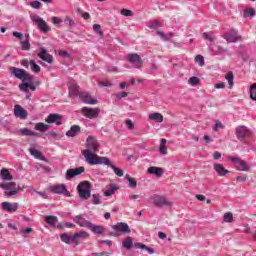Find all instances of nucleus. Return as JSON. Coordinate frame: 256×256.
Instances as JSON below:
<instances>
[{
    "instance_id": "nucleus-23",
    "label": "nucleus",
    "mask_w": 256,
    "mask_h": 256,
    "mask_svg": "<svg viewBox=\"0 0 256 256\" xmlns=\"http://www.w3.org/2000/svg\"><path fill=\"white\" fill-rule=\"evenodd\" d=\"M81 133V127L79 125L71 126L70 130L66 132L67 137H77Z\"/></svg>"
},
{
    "instance_id": "nucleus-16",
    "label": "nucleus",
    "mask_w": 256,
    "mask_h": 256,
    "mask_svg": "<svg viewBox=\"0 0 256 256\" xmlns=\"http://www.w3.org/2000/svg\"><path fill=\"white\" fill-rule=\"evenodd\" d=\"M14 115L15 117H18L19 119H27V110L23 109V107H21V105L16 104L14 106Z\"/></svg>"
},
{
    "instance_id": "nucleus-29",
    "label": "nucleus",
    "mask_w": 256,
    "mask_h": 256,
    "mask_svg": "<svg viewBox=\"0 0 256 256\" xmlns=\"http://www.w3.org/2000/svg\"><path fill=\"white\" fill-rule=\"evenodd\" d=\"M89 229L92 231V233H95V235H103L105 232V228L103 226H97L94 224H91Z\"/></svg>"
},
{
    "instance_id": "nucleus-41",
    "label": "nucleus",
    "mask_w": 256,
    "mask_h": 256,
    "mask_svg": "<svg viewBox=\"0 0 256 256\" xmlns=\"http://www.w3.org/2000/svg\"><path fill=\"white\" fill-rule=\"evenodd\" d=\"M117 191V187L115 185H111L108 190L104 192L105 197H111Z\"/></svg>"
},
{
    "instance_id": "nucleus-20",
    "label": "nucleus",
    "mask_w": 256,
    "mask_h": 256,
    "mask_svg": "<svg viewBox=\"0 0 256 256\" xmlns=\"http://www.w3.org/2000/svg\"><path fill=\"white\" fill-rule=\"evenodd\" d=\"M213 169L217 173L218 177H225V175L229 174V170L225 169L223 164L216 163L213 165Z\"/></svg>"
},
{
    "instance_id": "nucleus-1",
    "label": "nucleus",
    "mask_w": 256,
    "mask_h": 256,
    "mask_svg": "<svg viewBox=\"0 0 256 256\" xmlns=\"http://www.w3.org/2000/svg\"><path fill=\"white\" fill-rule=\"evenodd\" d=\"M97 151H99V141L93 136H88L86 150H82V155L89 165H110L111 160L107 157L97 155Z\"/></svg>"
},
{
    "instance_id": "nucleus-49",
    "label": "nucleus",
    "mask_w": 256,
    "mask_h": 256,
    "mask_svg": "<svg viewBox=\"0 0 256 256\" xmlns=\"http://www.w3.org/2000/svg\"><path fill=\"white\" fill-rule=\"evenodd\" d=\"M244 17H255V9L248 8L244 11Z\"/></svg>"
},
{
    "instance_id": "nucleus-12",
    "label": "nucleus",
    "mask_w": 256,
    "mask_h": 256,
    "mask_svg": "<svg viewBox=\"0 0 256 256\" xmlns=\"http://www.w3.org/2000/svg\"><path fill=\"white\" fill-rule=\"evenodd\" d=\"M81 173H85V167L80 166L78 168L75 169H68L67 173H66V179H73V177H77L79 175H81Z\"/></svg>"
},
{
    "instance_id": "nucleus-43",
    "label": "nucleus",
    "mask_w": 256,
    "mask_h": 256,
    "mask_svg": "<svg viewBox=\"0 0 256 256\" xmlns=\"http://www.w3.org/2000/svg\"><path fill=\"white\" fill-rule=\"evenodd\" d=\"M188 83L191 85V87H196V85H199V78L192 76L189 78Z\"/></svg>"
},
{
    "instance_id": "nucleus-45",
    "label": "nucleus",
    "mask_w": 256,
    "mask_h": 256,
    "mask_svg": "<svg viewBox=\"0 0 256 256\" xmlns=\"http://www.w3.org/2000/svg\"><path fill=\"white\" fill-rule=\"evenodd\" d=\"M92 203L93 205H101V196H99V194H93Z\"/></svg>"
},
{
    "instance_id": "nucleus-3",
    "label": "nucleus",
    "mask_w": 256,
    "mask_h": 256,
    "mask_svg": "<svg viewBox=\"0 0 256 256\" xmlns=\"http://www.w3.org/2000/svg\"><path fill=\"white\" fill-rule=\"evenodd\" d=\"M80 199L87 201L91 197V182L83 181L77 186Z\"/></svg>"
},
{
    "instance_id": "nucleus-9",
    "label": "nucleus",
    "mask_w": 256,
    "mask_h": 256,
    "mask_svg": "<svg viewBox=\"0 0 256 256\" xmlns=\"http://www.w3.org/2000/svg\"><path fill=\"white\" fill-rule=\"evenodd\" d=\"M127 61H129L135 69H141V67H143V60L138 54H128Z\"/></svg>"
},
{
    "instance_id": "nucleus-15",
    "label": "nucleus",
    "mask_w": 256,
    "mask_h": 256,
    "mask_svg": "<svg viewBox=\"0 0 256 256\" xmlns=\"http://www.w3.org/2000/svg\"><path fill=\"white\" fill-rule=\"evenodd\" d=\"M79 97L83 103H86L87 105H97V99L91 97V95H89L87 92L80 93Z\"/></svg>"
},
{
    "instance_id": "nucleus-44",
    "label": "nucleus",
    "mask_w": 256,
    "mask_h": 256,
    "mask_svg": "<svg viewBox=\"0 0 256 256\" xmlns=\"http://www.w3.org/2000/svg\"><path fill=\"white\" fill-rule=\"evenodd\" d=\"M126 179L129 182V187H131L132 189H135V187H137V181H135V179H133L131 176L126 175Z\"/></svg>"
},
{
    "instance_id": "nucleus-38",
    "label": "nucleus",
    "mask_w": 256,
    "mask_h": 256,
    "mask_svg": "<svg viewBox=\"0 0 256 256\" xmlns=\"http://www.w3.org/2000/svg\"><path fill=\"white\" fill-rule=\"evenodd\" d=\"M30 67H31V71H33V73L41 72V67L39 65H37V63H35V60H30Z\"/></svg>"
},
{
    "instance_id": "nucleus-19",
    "label": "nucleus",
    "mask_w": 256,
    "mask_h": 256,
    "mask_svg": "<svg viewBox=\"0 0 256 256\" xmlns=\"http://www.w3.org/2000/svg\"><path fill=\"white\" fill-rule=\"evenodd\" d=\"M2 209L4 211H7V213H15V211L19 209V204L18 203L11 204V202H3Z\"/></svg>"
},
{
    "instance_id": "nucleus-58",
    "label": "nucleus",
    "mask_w": 256,
    "mask_h": 256,
    "mask_svg": "<svg viewBox=\"0 0 256 256\" xmlns=\"http://www.w3.org/2000/svg\"><path fill=\"white\" fill-rule=\"evenodd\" d=\"M30 7H32V9H40L41 7V2L39 1H33L30 3Z\"/></svg>"
},
{
    "instance_id": "nucleus-62",
    "label": "nucleus",
    "mask_w": 256,
    "mask_h": 256,
    "mask_svg": "<svg viewBox=\"0 0 256 256\" xmlns=\"http://www.w3.org/2000/svg\"><path fill=\"white\" fill-rule=\"evenodd\" d=\"M127 95H128L127 92H119L115 96H116V99H123L127 97Z\"/></svg>"
},
{
    "instance_id": "nucleus-27",
    "label": "nucleus",
    "mask_w": 256,
    "mask_h": 256,
    "mask_svg": "<svg viewBox=\"0 0 256 256\" xmlns=\"http://www.w3.org/2000/svg\"><path fill=\"white\" fill-rule=\"evenodd\" d=\"M148 119H150V121H156L157 123H163V114L159 112L151 113Z\"/></svg>"
},
{
    "instance_id": "nucleus-17",
    "label": "nucleus",
    "mask_w": 256,
    "mask_h": 256,
    "mask_svg": "<svg viewBox=\"0 0 256 256\" xmlns=\"http://www.w3.org/2000/svg\"><path fill=\"white\" fill-rule=\"evenodd\" d=\"M48 189H49V191H51V193H56L58 195L67 193V187L65 186V184L52 185Z\"/></svg>"
},
{
    "instance_id": "nucleus-13",
    "label": "nucleus",
    "mask_w": 256,
    "mask_h": 256,
    "mask_svg": "<svg viewBox=\"0 0 256 256\" xmlns=\"http://www.w3.org/2000/svg\"><path fill=\"white\" fill-rule=\"evenodd\" d=\"M46 123H55V125H63V116L61 114H50L45 118Z\"/></svg>"
},
{
    "instance_id": "nucleus-60",
    "label": "nucleus",
    "mask_w": 256,
    "mask_h": 256,
    "mask_svg": "<svg viewBox=\"0 0 256 256\" xmlns=\"http://www.w3.org/2000/svg\"><path fill=\"white\" fill-rule=\"evenodd\" d=\"M31 19L34 23H37V25L43 20L39 15H34L31 17Z\"/></svg>"
},
{
    "instance_id": "nucleus-2",
    "label": "nucleus",
    "mask_w": 256,
    "mask_h": 256,
    "mask_svg": "<svg viewBox=\"0 0 256 256\" xmlns=\"http://www.w3.org/2000/svg\"><path fill=\"white\" fill-rule=\"evenodd\" d=\"M113 231L109 232V237H121L123 233H131L129 225L124 222H118L116 225L112 226Z\"/></svg>"
},
{
    "instance_id": "nucleus-26",
    "label": "nucleus",
    "mask_w": 256,
    "mask_h": 256,
    "mask_svg": "<svg viewBox=\"0 0 256 256\" xmlns=\"http://www.w3.org/2000/svg\"><path fill=\"white\" fill-rule=\"evenodd\" d=\"M148 173L150 175H156V177H161L163 176V168L151 166L148 168Z\"/></svg>"
},
{
    "instance_id": "nucleus-52",
    "label": "nucleus",
    "mask_w": 256,
    "mask_h": 256,
    "mask_svg": "<svg viewBox=\"0 0 256 256\" xmlns=\"http://www.w3.org/2000/svg\"><path fill=\"white\" fill-rule=\"evenodd\" d=\"M219 129H225V126L223 125V123H221V121L216 120V124H215L213 130L219 131Z\"/></svg>"
},
{
    "instance_id": "nucleus-30",
    "label": "nucleus",
    "mask_w": 256,
    "mask_h": 256,
    "mask_svg": "<svg viewBox=\"0 0 256 256\" xmlns=\"http://www.w3.org/2000/svg\"><path fill=\"white\" fill-rule=\"evenodd\" d=\"M1 178L3 181H11L13 179V175H11V172L7 170V168H3L0 173Z\"/></svg>"
},
{
    "instance_id": "nucleus-48",
    "label": "nucleus",
    "mask_w": 256,
    "mask_h": 256,
    "mask_svg": "<svg viewBox=\"0 0 256 256\" xmlns=\"http://www.w3.org/2000/svg\"><path fill=\"white\" fill-rule=\"evenodd\" d=\"M93 31L97 33L100 37H103V30L101 29V25L94 24L93 25Z\"/></svg>"
},
{
    "instance_id": "nucleus-14",
    "label": "nucleus",
    "mask_w": 256,
    "mask_h": 256,
    "mask_svg": "<svg viewBox=\"0 0 256 256\" xmlns=\"http://www.w3.org/2000/svg\"><path fill=\"white\" fill-rule=\"evenodd\" d=\"M39 59L49 63L50 65L53 64V55L49 54L45 48H40V52L38 53Z\"/></svg>"
},
{
    "instance_id": "nucleus-51",
    "label": "nucleus",
    "mask_w": 256,
    "mask_h": 256,
    "mask_svg": "<svg viewBox=\"0 0 256 256\" xmlns=\"http://www.w3.org/2000/svg\"><path fill=\"white\" fill-rule=\"evenodd\" d=\"M20 43L22 45V51H29V49H31V44H29V41H22Z\"/></svg>"
},
{
    "instance_id": "nucleus-25",
    "label": "nucleus",
    "mask_w": 256,
    "mask_h": 256,
    "mask_svg": "<svg viewBox=\"0 0 256 256\" xmlns=\"http://www.w3.org/2000/svg\"><path fill=\"white\" fill-rule=\"evenodd\" d=\"M29 153L34 157L35 159H40V161H45V156H43V153L35 148H29Z\"/></svg>"
},
{
    "instance_id": "nucleus-40",
    "label": "nucleus",
    "mask_w": 256,
    "mask_h": 256,
    "mask_svg": "<svg viewBox=\"0 0 256 256\" xmlns=\"http://www.w3.org/2000/svg\"><path fill=\"white\" fill-rule=\"evenodd\" d=\"M108 167H111V169L114 171L115 175H117L118 177H123L124 173L122 172L121 169L117 168L115 165L113 164H109Z\"/></svg>"
},
{
    "instance_id": "nucleus-61",
    "label": "nucleus",
    "mask_w": 256,
    "mask_h": 256,
    "mask_svg": "<svg viewBox=\"0 0 256 256\" xmlns=\"http://www.w3.org/2000/svg\"><path fill=\"white\" fill-rule=\"evenodd\" d=\"M99 85L100 87H111L112 84H111V81L106 80V81H100Z\"/></svg>"
},
{
    "instance_id": "nucleus-28",
    "label": "nucleus",
    "mask_w": 256,
    "mask_h": 256,
    "mask_svg": "<svg viewBox=\"0 0 256 256\" xmlns=\"http://www.w3.org/2000/svg\"><path fill=\"white\" fill-rule=\"evenodd\" d=\"M159 152L161 155H168L169 151H167V139L162 138L160 141Z\"/></svg>"
},
{
    "instance_id": "nucleus-47",
    "label": "nucleus",
    "mask_w": 256,
    "mask_h": 256,
    "mask_svg": "<svg viewBox=\"0 0 256 256\" xmlns=\"http://www.w3.org/2000/svg\"><path fill=\"white\" fill-rule=\"evenodd\" d=\"M225 223H233V213L227 212L224 214Z\"/></svg>"
},
{
    "instance_id": "nucleus-34",
    "label": "nucleus",
    "mask_w": 256,
    "mask_h": 256,
    "mask_svg": "<svg viewBox=\"0 0 256 256\" xmlns=\"http://www.w3.org/2000/svg\"><path fill=\"white\" fill-rule=\"evenodd\" d=\"M38 28L40 29V31H43V33H47V31H51V27H49L47 25V22H45V20L43 19L41 22L38 23Z\"/></svg>"
},
{
    "instance_id": "nucleus-10",
    "label": "nucleus",
    "mask_w": 256,
    "mask_h": 256,
    "mask_svg": "<svg viewBox=\"0 0 256 256\" xmlns=\"http://www.w3.org/2000/svg\"><path fill=\"white\" fill-rule=\"evenodd\" d=\"M223 38L228 43H237V41H240L241 35L237 32V30H230L226 34L223 35Z\"/></svg>"
},
{
    "instance_id": "nucleus-18",
    "label": "nucleus",
    "mask_w": 256,
    "mask_h": 256,
    "mask_svg": "<svg viewBox=\"0 0 256 256\" xmlns=\"http://www.w3.org/2000/svg\"><path fill=\"white\" fill-rule=\"evenodd\" d=\"M74 221L77 225H79V227H85L86 229H90L92 225V223L89 222V220H85L82 215H77L74 218Z\"/></svg>"
},
{
    "instance_id": "nucleus-64",
    "label": "nucleus",
    "mask_w": 256,
    "mask_h": 256,
    "mask_svg": "<svg viewBox=\"0 0 256 256\" xmlns=\"http://www.w3.org/2000/svg\"><path fill=\"white\" fill-rule=\"evenodd\" d=\"M13 36L20 40L23 39V34L21 32L14 31Z\"/></svg>"
},
{
    "instance_id": "nucleus-33",
    "label": "nucleus",
    "mask_w": 256,
    "mask_h": 256,
    "mask_svg": "<svg viewBox=\"0 0 256 256\" xmlns=\"http://www.w3.org/2000/svg\"><path fill=\"white\" fill-rule=\"evenodd\" d=\"M34 128L36 131H41L43 133L49 130V125L40 122V123H36Z\"/></svg>"
},
{
    "instance_id": "nucleus-39",
    "label": "nucleus",
    "mask_w": 256,
    "mask_h": 256,
    "mask_svg": "<svg viewBox=\"0 0 256 256\" xmlns=\"http://www.w3.org/2000/svg\"><path fill=\"white\" fill-rule=\"evenodd\" d=\"M157 35H158L159 37H161V39H162L163 41H169V39H171V37H173V34H172V33L165 34V33H163V31H158V32H157Z\"/></svg>"
},
{
    "instance_id": "nucleus-57",
    "label": "nucleus",
    "mask_w": 256,
    "mask_h": 256,
    "mask_svg": "<svg viewBox=\"0 0 256 256\" xmlns=\"http://www.w3.org/2000/svg\"><path fill=\"white\" fill-rule=\"evenodd\" d=\"M159 27H161V23H159V21H154L149 25L150 29H159Z\"/></svg>"
},
{
    "instance_id": "nucleus-22",
    "label": "nucleus",
    "mask_w": 256,
    "mask_h": 256,
    "mask_svg": "<svg viewBox=\"0 0 256 256\" xmlns=\"http://www.w3.org/2000/svg\"><path fill=\"white\" fill-rule=\"evenodd\" d=\"M87 237H89V234L87 232H77L72 236V243H74L75 245H79V239H87Z\"/></svg>"
},
{
    "instance_id": "nucleus-55",
    "label": "nucleus",
    "mask_w": 256,
    "mask_h": 256,
    "mask_svg": "<svg viewBox=\"0 0 256 256\" xmlns=\"http://www.w3.org/2000/svg\"><path fill=\"white\" fill-rule=\"evenodd\" d=\"M23 237L27 238L29 237V233H33V228H26L22 230Z\"/></svg>"
},
{
    "instance_id": "nucleus-4",
    "label": "nucleus",
    "mask_w": 256,
    "mask_h": 256,
    "mask_svg": "<svg viewBox=\"0 0 256 256\" xmlns=\"http://www.w3.org/2000/svg\"><path fill=\"white\" fill-rule=\"evenodd\" d=\"M229 161L233 163L236 171H243V172L251 171V166H249V164L245 160L239 157L229 156Z\"/></svg>"
},
{
    "instance_id": "nucleus-21",
    "label": "nucleus",
    "mask_w": 256,
    "mask_h": 256,
    "mask_svg": "<svg viewBox=\"0 0 256 256\" xmlns=\"http://www.w3.org/2000/svg\"><path fill=\"white\" fill-rule=\"evenodd\" d=\"M68 87H69L70 97H77V96L81 95V93H79V85H77V83L70 82Z\"/></svg>"
},
{
    "instance_id": "nucleus-6",
    "label": "nucleus",
    "mask_w": 256,
    "mask_h": 256,
    "mask_svg": "<svg viewBox=\"0 0 256 256\" xmlns=\"http://www.w3.org/2000/svg\"><path fill=\"white\" fill-rule=\"evenodd\" d=\"M1 189H5L4 194L7 197H13V195H17V191H19V187H17V183L8 182V183H0Z\"/></svg>"
},
{
    "instance_id": "nucleus-42",
    "label": "nucleus",
    "mask_w": 256,
    "mask_h": 256,
    "mask_svg": "<svg viewBox=\"0 0 256 256\" xmlns=\"http://www.w3.org/2000/svg\"><path fill=\"white\" fill-rule=\"evenodd\" d=\"M250 98L256 101V83L252 84L250 87Z\"/></svg>"
},
{
    "instance_id": "nucleus-50",
    "label": "nucleus",
    "mask_w": 256,
    "mask_h": 256,
    "mask_svg": "<svg viewBox=\"0 0 256 256\" xmlns=\"http://www.w3.org/2000/svg\"><path fill=\"white\" fill-rule=\"evenodd\" d=\"M120 14L124 17H133V11L125 8L121 10Z\"/></svg>"
},
{
    "instance_id": "nucleus-11",
    "label": "nucleus",
    "mask_w": 256,
    "mask_h": 256,
    "mask_svg": "<svg viewBox=\"0 0 256 256\" xmlns=\"http://www.w3.org/2000/svg\"><path fill=\"white\" fill-rule=\"evenodd\" d=\"M82 115H84V117H87L88 119H95V117L99 115V110L98 108L83 107Z\"/></svg>"
},
{
    "instance_id": "nucleus-63",
    "label": "nucleus",
    "mask_w": 256,
    "mask_h": 256,
    "mask_svg": "<svg viewBox=\"0 0 256 256\" xmlns=\"http://www.w3.org/2000/svg\"><path fill=\"white\" fill-rule=\"evenodd\" d=\"M214 87L215 89H225V82L216 83Z\"/></svg>"
},
{
    "instance_id": "nucleus-36",
    "label": "nucleus",
    "mask_w": 256,
    "mask_h": 256,
    "mask_svg": "<svg viewBox=\"0 0 256 256\" xmlns=\"http://www.w3.org/2000/svg\"><path fill=\"white\" fill-rule=\"evenodd\" d=\"M64 23L65 25L69 28V29H73L74 25H75V20H73L71 17L69 16H65L64 18Z\"/></svg>"
},
{
    "instance_id": "nucleus-56",
    "label": "nucleus",
    "mask_w": 256,
    "mask_h": 256,
    "mask_svg": "<svg viewBox=\"0 0 256 256\" xmlns=\"http://www.w3.org/2000/svg\"><path fill=\"white\" fill-rule=\"evenodd\" d=\"M52 23L53 25H61V23H63V20H61V18L54 16L52 17Z\"/></svg>"
},
{
    "instance_id": "nucleus-32",
    "label": "nucleus",
    "mask_w": 256,
    "mask_h": 256,
    "mask_svg": "<svg viewBox=\"0 0 256 256\" xmlns=\"http://www.w3.org/2000/svg\"><path fill=\"white\" fill-rule=\"evenodd\" d=\"M122 245L125 249H128V251L131 250L133 248V238H131V236L126 237Z\"/></svg>"
},
{
    "instance_id": "nucleus-54",
    "label": "nucleus",
    "mask_w": 256,
    "mask_h": 256,
    "mask_svg": "<svg viewBox=\"0 0 256 256\" xmlns=\"http://www.w3.org/2000/svg\"><path fill=\"white\" fill-rule=\"evenodd\" d=\"M126 127L127 129H129L130 131H133V129H135V124H133V121H131L130 119L126 120Z\"/></svg>"
},
{
    "instance_id": "nucleus-31",
    "label": "nucleus",
    "mask_w": 256,
    "mask_h": 256,
    "mask_svg": "<svg viewBox=\"0 0 256 256\" xmlns=\"http://www.w3.org/2000/svg\"><path fill=\"white\" fill-rule=\"evenodd\" d=\"M45 221L48 223V225H50V227H55V225H57L59 222V219L57 216H46Z\"/></svg>"
},
{
    "instance_id": "nucleus-7",
    "label": "nucleus",
    "mask_w": 256,
    "mask_h": 256,
    "mask_svg": "<svg viewBox=\"0 0 256 256\" xmlns=\"http://www.w3.org/2000/svg\"><path fill=\"white\" fill-rule=\"evenodd\" d=\"M152 202L156 207H171L172 205L171 201L167 200V198L157 194L152 196Z\"/></svg>"
},
{
    "instance_id": "nucleus-46",
    "label": "nucleus",
    "mask_w": 256,
    "mask_h": 256,
    "mask_svg": "<svg viewBox=\"0 0 256 256\" xmlns=\"http://www.w3.org/2000/svg\"><path fill=\"white\" fill-rule=\"evenodd\" d=\"M195 61H196V63H198V65L200 67H203L205 65V58L201 55H196L195 56Z\"/></svg>"
},
{
    "instance_id": "nucleus-53",
    "label": "nucleus",
    "mask_w": 256,
    "mask_h": 256,
    "mask_svg": "<svg viewBox=\"0 0 256 256\" xmlns=\"http://www.w3.org/2000/svg\"><path fill=\"white\" fill-rule=\"evenodd\" d=\"M20 91H24V93H27L29 91V84L27 83H22L19 85Z\"/></svg>"
},
{
    "instance_id": "nucleus-37",
    "label": "nucleus",
    "mask_w": 256,
    "mask_h": 256,
    "mask_svg": "<svg viewBox=\"0 0 256 256\" xmlns=\"http://www.w3.org/2000/svg\"><path fill=\"white\" fill-rule=\"evenodd\" d=\"M60 239L61 241H63V243H66L67 245H69L71 244V241H73V236L69 234H62L60 235Z\"/></svg>"
},
{
    "instance_id": "nucleus-8",
    "label": "nucleus",
    "mask_w": 256,
    "mask_h": 256,
    "mask_svg": "<svg viewBox=\"0 0 256 256\" xmlns=\"http://www.w3.org/2000/svg\"><path fill=\"white\" fill-rule=\"evenodd\" d=\"M236 137L239 141H245L247 137H251V130L248 129L246 126H238L236 128Z\"/></svg>"
},
{
    "instance_id": "nucleus-24",
    "label": "nucleus",
    "mask_w": 256,
    "mask_h": 256,
    "mask_svg": "<svg viewBox=\"0 0 256 256\" xmlns=\"http://www.w3.org/2000/svg\"><path fill=\"white\" fill-rule=\"evenodd\" d=\"M20 135H23L25 137H37V135H39V133L29 129V128H21L19 130Z\"/></svg>"
},
{
    "instance_id": "nucleus-5",
    "label": "nucleus",
    "mask_w": 256,
    "mask_h": 256,
    "mask_svg": "<svg viewBox=\"0 0 256 256\" xmlns=\"http://www.w3.org/2000/svg\"><path fill=\"white\" fill-rule=\"evenodd\" d=\"M10 71L16 79H20L21 81H33V76L21 68L11 67Z\"/></svg>"
},
{
    "instance_id": "nucleus-35",
    "label": "nucleus",
    "mask_w": 256,
    "mask_h": 256,
    "mask_svg": "<svg viewBox=\"0 0 256 256\" xmlns=\"http://www.w3.org/2000/svg\"><path fill=\"white\" fill-rule=\"evenodd\" d=\"M225 79H227L229 87H230V89H232L233 85H234L233 79H235V77L233 76V72L230 71V72L226 73Z\"/></svg>"
},
{
    "instance_id": "nucleus-59",
    "label": "nucleus",
    "mask_w": 256,
    "mask_h": 256,
    "mask_svg": "<svg viewBox=\"0 0 256 256\" xmlns=\"http://www.w3.org/2000/svg\"><path fill=\"white\" fill-rule=\"evenodd\" d=\"M203 37H204V39H206L207 41H210L211 43H213V41H215V38H213V37L211 36V34H209V33H207V32H204V33H203Z\"/></svg>"
}]
</instances>
